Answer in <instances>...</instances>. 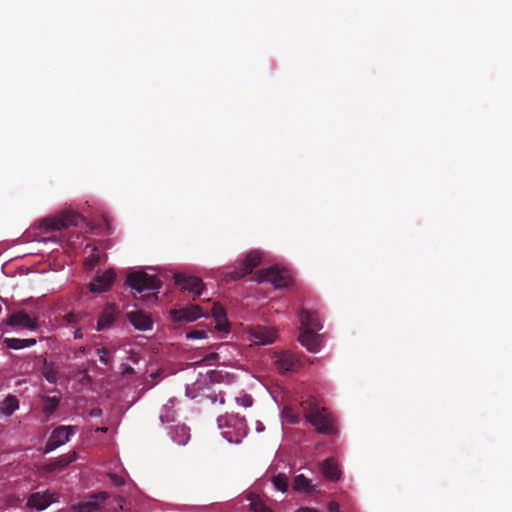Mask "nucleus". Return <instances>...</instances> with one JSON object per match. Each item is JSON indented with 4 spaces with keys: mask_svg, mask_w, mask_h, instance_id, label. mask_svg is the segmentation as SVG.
Here are the masks:
<instances>
[{
    "mask_svg": "<svg viewBox=\"0 0 512 512\" xmlns=\"http://www.w3.org/2000/svg\"><path fill=\"white\" fill-rule=\"evenodd\" d=\"M110 480L114 485L121 486L124 484V479L116 474L110 475Z\"/></svg>",
    "mask_w": 512,
    "mask_h": 512,
    "instance_id": "nucleus-35",
    "label": "nucleus"
},
{
    "mask_svg": "<svg viewBox=\"0 0 512 512\" xmlns=\"http://www.w3.org/2000/svg\"><path fill=\"white\" fill-rule=\"evenodd\" d=\"M7 324L11 327H22L28 330H36L38 328V321L36 318H32L29 314L24 311H18L13 313Z\"/></svg>",
    "mask_w": 512,
    "mask_h": 512,
    "instance_id": "nucleus-12",
    "label": "nucleus"
},
{
    "mask_svg": "<svg viewBox=\"0 0 512 512\" xmlns=\"http://www.w3.org/2000/svg\"><path fill=\"white\" fill-rule=\"evenodd\" d=\"M226 428L233 429L232 431H226V440L230 443H240L241 440L247 435V425L242 418L229 416L226 417Z\"/></svg>",
    "mask_w": 512,
    "mask_h": 512,
    "instance_id": "nucleus-8",
    "label": "nucleus"
},
{
    "mask_svg": "<svg viewBox=\"0 0 512 512\" xmlns=\"http://www.w3.org/2000/svg\"><path fill=\"white\" fill-rule=\"evenodd\" d=\"M255 429L258 433H261L265 430V426L263 425V423L261 421H256Z\"/></svg>",
    "mask_w": 512,
    "mask_h": 512,
    "instance_id": "nucleus-41",
    "label": "nucleus"
},
{
    "mask_svg": "<svg viewBox=\"0 0 512 512\" xmlns=\"http://www.w3.org/2000/svg\"><path fill=\"white\" fill-rule=\"evenodd\" d=\"M126 283L138 293L146 290H157L162 283L155 275L147 274L144 271L132 272L127 276Z\"/></svg>",
    "mask_w": 512,
    "mask_h": 512,
    "instance_id": "nucleus-5",
    "label": "nucleus"
},
{
    "mask_svg": "<svg viewBox=\"0 0 512 512\" xmlns=\"http://www.w3.org/2000/svg\"><path fill=\"white\" fill-rule=\"evenodd\" d=\"M303 410L307 421H309L319 432H334V420L325 409H320L318 406L311 404L309 409L306 406H303Z\"/></svg>",
    "mask_w": 512,
    "mask_h": 512,
    "instance_id": "nucleus-4",
    "label": "nucleus"
},
{
    "mask_svg": "<svg viewBox=\"0 0 512 512\" xmlns=\"http://www.w3.org/2000/svg\"><path fill=\"white\" fill-rule=\"evenodd\" d=\"M256 281L259 283L268 282L276 289L287 288L293 278L290 271L277 265L258 271Z\"/></svg>",
    "mask_w": 512,
    "mask_h": 512,
    "instance_id": "nucleus-3",
    "label": "nucleus"
},
{
    "mask_svg": "<svg viewBox=\"0 0 512 512\" xmlns=\"http://www.w3.org/2000/svg\"><path fill=\"white\" fill-rule=\"evenodd\" d=\"M60 398L56 396H44L42 411L49 418L58 408Z\"/></svg>",
    "mask_w": 512,
    "mask_h": 512,
    "instance_id": "nucleus-26",
    "label": "nucleus"
},
{
    "mask_svg": "<svg viewBox=\"0 0 512 512\" xmlns=\"http://www.w3.org/2000/svg\"><path fill=\"white\" fill-rule=\"evenodd\" d=\"M272 484L276 490L284 493L288 489V477L280 473L272 478Z\"/></svg>",
    "mask_w": 512,
    "mask_h": 512,
    "instance_id": "nucleus-28",
    "label": "nucleus"
},
{
    "mask_svg": "<svg viewBox=\"0 0 512 512\" xmlns=\"http://www.w3.org/2000/svg\"><path fill=\"white\" fill-rule=\"evenodd\" d=\"M220 421H221V418L218 417L217 422H218L219 427H221Z\"/></svg>",
    "mask_w": 512,
    "mask_h": 512,
    "instance_id": "nucleus-49",
    "label": "nucleus"
},
{
    "mask_svg": "<svg viewBox=\"0 0 512 512\" xmlns=\"http://www.w3.org/2000/svg\"><path fill=\"white\" fill-rule=\"evenodd\" d=\"M19 408V400L16 396L8 395L0 403V412L5 416L12 415Z\"/></svg>",
    "mask_w": 512,
    "mask_h": 512,
    "instance_id": "nucleus-24",
    "label": "nucleus"
},
{
    "mask_svg": "<svg viewBox=\"0 0 512 512\" xmlns=\"http://www.w3.org/2000/svg\"><path fill=\"white\" fill-rule=\"evenodd\" d=\"M35 338L19 339V338H4L3 343L9 349L19 350L36 344Z\"/></svg>",
    "mask_w": 512,
    "mask_h": 512,
    "instance_id": "nucleus-23",
    "label": "nucleus"
},
{
    "mask_svg": "<svg viewBox=\"0 0 512 512\" xmlns=\"http://www.w3.org/2000/svg\"><path fill=\"white\" fill-rule=\"evenodd\" d=\"M225 333L226 335L228 334V324L226 323V330H225Z\"/></svg>",
    "mask_w": 512,
    "mask_h": 512,
    "instance_id": "nucleus-50",
    "label": "nucleus"
},
{
    "mask_svg": "<svg viewBox=\"0 0 512 512\" xmlns=\"http://www.w3.org/2000/svg\"><path fill=\"white\" fill-rule=\"evenodd\" d=\"M99 262V255L96 253L91 254L84 262L87 269H93L94 266Z\"/></svg>",
    "mask_w": 512,
    "mask_h": 512,
    "instance_id": "nucleus-34",
    "label": "nucleus"
},
{
    "mask_svg": "<svg viewBox=\"0 0 512 512\" xmlns=\"http://www.w3.org/2000/svg\"><path fill=\"white\" fill-rule=\"evenodd\" d=\"M275 357V364L280 373L291 372L298 366V360L288 351L277 353L275 354Z\"/></svg>",
    "mask_w": 512,
    "mask_h": 512,
    "instance_id": "nucleus-16",
    "label": "nucleus"
},
{
    "mask_svg": "<svg viewBox=\"0 0 512 512\" xmlns=\"http://www.w3.org/2000/svg\"><path fill=\"white\" fill-rule=\"evenodd\" d=\"M174 281L175 284L184 291H188L197 296L202 293L203 283L198 277L178 273L174 275Z\"/></svg>",
    "mask_w": 512,
    "mask_h": 512,
    "instance_id": "nucleus-10",
    "label": "nucleus"
},
{
    "mask_svg": "<svg viewBox=\"0 0 512 512\" xmlns=\"http://www.w3.org/2000/svg\"><path fill=\"white\" fill-rule=\"evenodd\" d=\"M118 314L119 310L115 304H107L99 316L97 330L102 331L110 328L117 319Z\"/></svg>",
    "mask_w": 512,
    "mask_h": 512,
    "instance_id": "nucleus-14",
    "label": "nucleus"
},
{
    "mask_svg": "<svg viewBox=\"0 0 512 512\" xmlns=\"http://www.w3.org/2000/svg\"><path fill=\"white\" fill-rule=\"evenodd\" d=\"M102 415V410L100 408H93L90 411L91 417H100Z\"/></svg>",
    "mask_w": 512,
    "mask_h": 512,
    "instance_id": "nucleus-40",
    "label": "nucleus"
},
{
    "mask_svg": "<svg viewBox=\"0 0 512 512\" xmlns=\"http://www.w3.org/2000/svg\"><path fill=\"white\" fill-rule=\"evenodd\" d=\"M293 488L294 490L305 494H309L315 490V486L312 484L311 480L306 478L303 474L295 476Z\"/></svg>",
    "mask_w": 512,
    "mask_h": 512,
    "instance_id": "nucleus-22",
    "label": "nucleus"
},
{
    "mask_svg": "<svg viewBox=\"0 0 512 512\" xmlns=\"http://www.w3.org/2000/svg\"><path fill=\"white\" fill-rule=\"evenodd\" d=\"M213 315H214L215 322H216L215 327L219 331L224 330V320H223L224 308L222 306H216L215 305L214 308H213Z\"/></svg>",
    "mask_w": 512,
    "mask_h": 512,
    "instance_id": "nucleus-29",
    "label": "nucleus"
},
{
    "mask_svg": "<svg viewBox=\"0 0 512 512\" xmlns=\"http://www.w3.org/2000/svg\"><path fill=\"white\" fill-rule=\"evenodd\" d=\"M208 331L204 329H191L186 333L188 339H204L207 338Z\"/></svg>",
    "mask_w": 512,
    "mask_h": 512,
    "instance_id": "nucleus-32",
    "label": "nucleus"
},
{
    "mask_svg": "<svg viewBox=\"0 0 512 512\" xmlns=\"http://www.w3.org/2000/svg\"><path fill=\"white\" fill-rule=\"evenodd\" d=\"M107 428L106 427H102V428H99L98 431H101V432H107Z\"/></svg>",
    "mask_w": 512,
    "mask_h": 512,
    "instance_id": "nucleus-47",
    "label": "nucleus"
},
{
    "mask_svg": "<svg viewBox=\"0 0 512 512\" xmlns=\"http://www.w3.org/2000/svg\"><path fill=\"white\" fill-rule=\"evenodd\" d=\"M80 218V215L73 211H64L53 217L44 218L39 224L40 234L44 235L67 229L70 226H76Z\"/></svg>",
    "mask_w": 512,
    "mask_h": 512,
    "instance_id": "nucleus-2",
    "label": "nucleus"
},
{
    "mask_svg": "<svg viewBox=\"0 0 512 512\" xmlns=\"http://www.w3.org/2000/svg\"><path fill=\"white\" fill-rule=\"evenodd\" d=\"M66 318L69 322H72L74 321V318H75V315L74 314H67L66 315Z\"/></svg>",
    "mask_w": 512,
    "mask_h": 512,
    "instance_id": "nucleus-44",
    "label": "nucleus"
},
{
    "mask_svg": "<svg viewBox=\"0 0 512 512\" xmlns=\"http://www.w3.org/2000/svg\"><path fill=\"white\" fill-rule=\"evenodd\" d=\"M261 255L258 251L250 252L244 260L241 261V271L237 273H231V278L236 279L242 277L252 271L260 262Z\"/></svg>",
    "mask_w": 512,
    "mask_h": 512,
    "instance_id": "nucleus-17",
    "label": "nucleus"
},
{
    "mask_svg": "<svg viewBox=\"0 0 512 512\" xmlns=\"http://www.w3.org/2000/svg\"><path fill=\"white\" fill-rule=\"evenodd\" d=\"M97 354L99 355V361L104 364L108 365L110 363V351L109 349L102 347L97 350Z\"/></svg>",
    "mask_w": 512,
    "mask_h": 512,
    "instance_id": "nucleus-33",
    "label": "nucleus"
},
{
    "mask_svg": "<svg viewBox=\"0 0 512 512\" xmlns=\"http://www.w3.org/2000/svg\"><path fill=\"white\" fill-rule=\"evenodd\" d=\"M109 498V494L105 491L90 494L86 501L80 502L72 506L75 512H94L100 509L103 504Z\"/></svg>",
    "mask_w": 512,
    "mask_h": 512,
    "instance_id": "nucleus-9",
    "label": "nucleus"
},
{
    "mask_svg": "<svg viewBox=\"0 0 512 512\" xmlns=\"http://www.w3.org/2000/svg\"><path fill=\"white\" fill-rule=\"evenodd\" d=\"M54 501V495L49 491L43 493L35 492L29 496L27 506L30 509L44 510Z\"/></svg>",
    "mask_w": 512,
    "mask_h": 512,
    "instance_id": "nucleus-15",
    "label": "nucleus"
},
{
    "mask_svg": "<svg viewBox=\"0 0 512 512\" xmlns=\"http://www.w3.org/2000/svg\"><path fill=\"white\" fill-rule=\"evenodd\" d=\"M277 339V330L274 327L257 325L249 329L245 340L250 345H269Z\"/></svg>",
    "mask_w": 512,
    "mask_h": 512,
    "instance_id": "nucleus-6",
    "label": "nucleus"
},
{
    "mask_svg": "<svg viewBox=\"0 0 512 512\" xmlns=\"http://www.w3.org/2000/svg\"><path fill=\"white\" fill-rule=\"evenodd\" d=\"M321 472L325 478L330 481H339L341 479V471L335 459L327 458L320 465Z\"/></svg>",
    "mask_w": 512,
    "mask_h": 512,
    "instance_id": "nucleus-19",
    "label": "nucleus"
},
{
    "mask_svg": "<svg viewBox=\"0 0 512 512\" xmlns=\"http://www.w3.org/2000/svg\"><path fill=\"white\" fill-rule=\"evenodd\" d=\"M130 323L138 330L147 331L152 328V320L142 311H133L127 314Z\"/></svg>",
    "mask_w": 512,
    "mask_h": 512,
    "instance_id": "nucleus-18",
    "label": "nucleus"
},
{
    "mask_svg": "<svg viewBox=\"0 0 512 512\" xmlns=\"http://www.w3.org/2000/svg\"><path fill=\"white\" fill-rule=\"evenodd\" d=\"M175 322H192L201 316V308L198 305H188L171 312Z\"/></svg>",
    "mask_w": 512,
    "mask_h": 512,
    "instance_id": "nucleus-13",
    "label": "nucleus"
},
{
    "mask_svg": "<svg viewBox=\"0 0 512 512\" xmlns=\"http://www.w3.org/2000/svg\"><path fill=\"white\" fill-rule=\"evenodd\" d=\"M300 322V343L310 352H318L321 348V336L316 332L322 329V324L320 323L317 315L309 311H302L300 315Z\"/></svg>",
    "mask_w": 512,
    "mask_h": 512,
    "instance_id": "nucleus-1",
    "label": "nucleus"
},
{
    "mask_svg": "<svg viewBox=\"0 0 512 512\" xmlns=\"http://www.w3.org/2000/svg\"><path fill=\"white\" fill-rule=\"evenodd\" d=\"M127 373H132L133 372V368L131 367H128L127 370H126Z\"/></svg>",
    "mask_w": 512,
    "mask_h": 512,
    "instance_id": "nucleus-48",
    "label": "nucleus"
},
{
    "mask_svg": "<svg viewBox=\"0 0 512 512\" xmlns=\"http://www.w3.org/2000/svg\"><path fill=\"white\" fill-rule=\"evenodd\" d=\"M328 511L329 512H341V507L337 502L331 501L328 504Z\"/></svg>",
    "mask_w": 512,
    "mask_h": 512,
    "instance_id": "nucleus-36",
    "label": "nucleus"
},
{
    "mask_svg": "<svg viewBox=\"0 0 512 512\" xmlns=\"http://www.w3.org/2000/svg\"><path fill=\"white\" fill-rule=\"evenodd\" d=\"M116 274L112 269L106 270L101 274H97L93 281L89 283V290L92 293H103L110 289Z\"/></svg>",
    "mask_w": 512,
    "mask_h": 512,
    "instance_id": "nucleus-11",
    "label": "nucleus"
},
{
    "mask_svg": "<svg viewBox=\"0 0 512 512\" xmlns=\"http://www.w3.org/2000/svg\"><path fill=\"white\" fill-rule=\"evenodd\" d=\"M295 512H320V511H318L315 508L301 507V508L297 509Z\"/></svg>",
    "mask_w": 512,
    "mask_h": 512,
    "instance_id": "nucleus-42",
    "label": "nucleus"
},
{
    "mask_svg": "<svg viewBox=\"0 0 512 512\" xmlns=\"http://www.w3.org/2000/svg\"><path fill=\"white\" fill-rule=\"evenodd\" d=\"M220 403H224V398H220Z\"/></svg>",
    "mask_w": 512,
    "mask_h": 512,
    "instance_id": "nucleus-51",
    "label": "nucleus"
},
{
    "mask_svg": "<svg viewBox=\"0 0 512 512\" xmlns=\"http://www.w3.org/2000/svg\"><path fill=\"white\" fill-rule=\"evenodd\" d=\"M83 337V334H82V331L81 329H77L75 332H74V338L75 339H80Z\"/></svg>",
    "mask_w": 512,
    "mask_h": 512,
    "instance_id": "nucleus-43",
    "label": "nucleus"
},
{
    "mask_svg": "<svg viewBox=\"0 0 512 512\" xmlns=\"http://www.w3.org/2000/svg\"><path fill=\"white\" fill-rule=\"evenodd\" d=\"M77 459L76 452H70L64 455L59 456L54 461L50 462L46 465V470L48 472H52L55 470L63 469L68 466L70 463L74 462Z\"/></svg>",
    "mask_w": 512,
    "mask_h": 512,
    "instance_id": "nucleus-20",
    "label": "nucleus"
},
{
    "mask_svg": "<svg viewBox=\"0 0 512 512\" xmlns=\"http://www.w3.org/2000/svg\"><path fill=\"white\" fill-rule=\"evenodd\" d=\"M235 402L237 405L242 406L244 408L251 407L253 404V399L249 394L243 393L240 396L235 398Z\"/></svg>",
    "mask_w": 512,
    "mask_h": 512,
    "instance_id": "nucleus-31",
    "label": "nucleus"
},
{
    "mask_svg": "<svg viewBox=\"0 0 512 512\" xmlns=\"http://www.w3.org/2000/svg\"><path fill=\"white\" fill-rule=\"evenodd\" d=\"M220 378H221V372H219V371H211V373H210V380L212 382H220Z\"/></svg>",
    "mask_w": 512,
    "mask_h": 512,
    "instance_id": "nucleus-37",
    "label": "nucleus"
},
{
    "mask_svg": "<svg viewBox=\"0 0 512 512\" xmlns=\"http://www.w3.org/2000/svg\"><path fill=\"white\" fill-rule=\"evenodd\" d=\"M142 299L144 301L156 300L157 299V295H156V293H148V294L143 295Z\"/></svg>",
    "mask_w": 512,
    "mask_h": 512,
    "instance_id": "nucleus-39",
    "label": "nucleus"
},
{
    "mask_svg": "<svg viewBox=\"0 0 512 512\" xmlns=\"http://www.w3.org/2000/svg\"><path fill=\"white\" fill-rule=\"evenodd\" d=\"M247 499L253 512H274L257 494L249 493Z\"/></svg>",
    "mask_w": 512,
    "mask_h": 512,
    "instance_id": "nucleus-25",
    "label": "nucleus"
},
{
    "mask_svg": "<svg viewBox=\"0 0 512 512\" xmlns=\"http://www.w3.org/2000/svg\"><path fill=\"white\" fill-rule=\"evenodd\" d=\"M173 440L179 445H185L190 439L189 429L185 426H177L172 432Z\"/></svg>",
    "mask_w": 512,
    "mask_h": 512,
    "instance_id": "nucleus-27",
    "label": "nucleus"
},
{
    "mask_svg": "<svg viewBox=\"0 0 512 512\" xmlns=\"http://www.w3.org/2000/svg\"><path fill=\"white\" fill-rule=\"evenodd\" d=\"M282 418L289 423H298L299 416L294 413L291 407H285L282 411Z\"/></svg>",
    "mask_w": 512,
    "mask_h": 512,
    "instance_id": "nucleus-30",
    "label": "nucleus"
},
{
    "mask_svg": "<svg viewBox=\"0 0 512 512\" xmlns=\"http://www.w3.org/2000/svg\"><path fill=\"white\" fill-rule=\"evenodd\" d=\"M115 501L121 510H125V499L123 497L118 496Z\"/></svg>",
    "mask_w": 512,
    "mask_h": 512,
    "instance_id": "nucleus-38",
    "label": "nucleus"
},
{
    "mask_svg": "<svg viewBox=\"0 0 512 512\" xmlns=\"http://www.w3.org/2000/svg\"><path fill=\"white\" fill-rule=\"evenodd\" d=\"M77 431L76 426H58L55 428L48 441L46 442L44 453H50L51 451L55 450L56 448L66 444L70 437Z\"/></svg>",
    "mask_w": 512,
    "mask_h": 512,
    "instance_id": "nucleus-7",
    "label": "nucleus"
},
{
    "mask_svg": "<svg viewBox=\"0 0 512 512\" xmlns=\"http://www.w3.org/2000/svg\"><path fill=\"white\" fill-rule=\"evenodd\" d=\"M225 378H226V384H227L230 379V374L226 372Z\"/></svg>",
    "mask_w": 512,
    "mask_h": 512,
    "instance_id": "nucleus-46",
    "label": "nucleus"
},
{
    "mask_svg": "<svg viewBox=\"0 0 512 512\" xmlns=\"http://www.w3.org/2000/svg\"><path fill=\"white\" fill-rule=\"evenodd\" d=\"M47 240H53V241H56V237H55V236H49V237H44V238H43V241H47Z\"/></svg>",
    "mask_w": 512,
    "mask_h": 512,
    "instance_id": "nucleus-45",
    "label": "nucleus"
},
{
    "mask_svg": "<svg viewBox=\"0 0 512 512\" xmlns=\"http://www.w3.org/2000/svg\"><path fill=\"white\" fill-rule=\"evenodd\" d=\"M41 373L49 383L55 384L59 379L58 367L53 362H49L46 358L43 359Z\"/></svg>",
    "mask_w": 512,
    "mask_h": 512,
    "instance_id": "nucleus-21",
    "label": "nucleus"
}]
</instances>
